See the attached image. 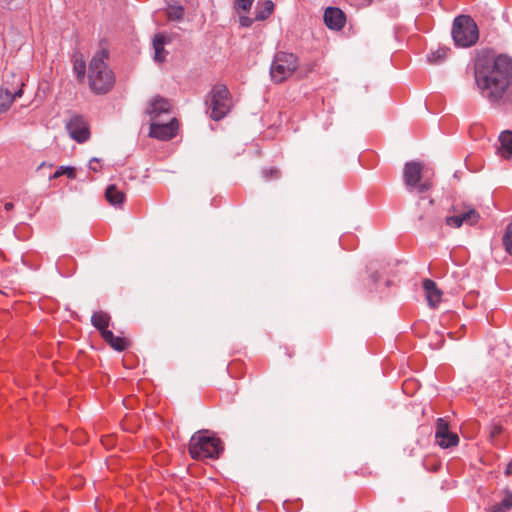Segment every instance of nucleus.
<instances>
[{"label":"nucleus","instance_id":"obj_28","mask_svg":"<svg viewBox=\"0 0 512 512\" xmlns=\"http://www.w3.org/2000/svg\"><path fill=\"white\" fill-rule=\"evenodd\" d=\"M262 174H263L264 178L267 180L277 179L280 177V171H279V169H277L275 167L263 169Z\"/></svg>","mask_w":512,"mask_h":512},{"label":"nucleus","instance_id":"obj_16","mask_svg":"<svg viewBox=\"0 0 512 512\" xmlns=\"http://www.w3.org/2000/svg\"><path fill=\"white\" fill-rule=\"evenodd\" d=\"M498 154L506 159L512 156V131H503L499 136Z\"/></svg>","mask_w":512,"mask_h":512},{"label":"nucleus","instance_id":"obj_14","mask_svg":"<svg viewBox=\"0 0 512 512\" xmlns=\"http://www.w3.org/2000/svg\"><path fill=\"white\" fill-rule=\"evenodd\" d=\"M423 288L426 293V299L430 307L435 308L442 299V291L437 287L436 283L431 279L423 281Z\"/></svg>","mask_w":512,"mask_h":512},{"label":"nucleus","instance_id":"obj_12","mask_svg":"<svg viewBox=\"0 0 512 512\" xmlns=\"http://www.w3.org/2000/svg\"><path fill=\"white\" fill-rule=\"evenodd\" d=\"M452 213L460 215V219L464 224L473 226L478 223L480 215L478 211L468 204H456L451 208Z\"/></svg>","mask_w":512,"mask_h":512},{"label":"nucleus","instance_id":"obj_34","mask_svg":"<svg viewBox=\"0 0 512 512\" xmlns=\"http://www.w3.org/2000/svg\"><path fill=\"white\" fill-rule=\"evenodd\" d=\"M64 175V166H59L58 169L53 174V178H58L60 176Z\"/></svg>","mask_w":512,"mask_h":512},{"label":"nucleus","instance_id":"obj_15","mask_svg":"<svg viewBox=\"0 0 512 512\" xmlns=\"http://www.w3.org/2000/svg\"><path fill=\"white\" fill-rule=\"evenodd\" d=\"M171 38L162 33L156 34L153 38L154 59L157 62H164L168 52L164 49L165 44L170 43Z\"/></svg>","mask_w":512,"mask_h":512},{"label":"nucleus","instance_id":"obj_17","mask_svg":"<svg viewBox=\"0 0 512 512\" xmlns=\"http://www.w3.org/2000/svg\"><path fill=\"white\" fill-rule=\"evenodd\" d=\"M116 351H124L129 346V341L125 338L115 336L112 331H104L101 336Z\"/></svg>","mask_w":512,"mask_h":512},{"label":"nucleus","instance_id":"obj_42","mask_svg":"<svg viewBox=\"0 0 512 512\" xmlns=\"http://www.w3.org/2000/svg\"><path fill=\"white\" fill-rule=\"evenodd\" d=\"M5 1H6V3H7L8 5H9V4H10V2H11V0H5Z\"/></svg>","mask_w":512,"mask_h":512},{"label":"nucleus","instance_id":"obj_5","mask_svg":"<svg viewBox=\"0 0 512 512\" xmlns=\"http://www.w3.org/2000/svg\"><path fill=\"white\" fill-rule=\"evenodd\" d=\"M206 104L209 116L214 121H220L231 111L233 103L228 88L223 84L213 86L208 94Z\"/></svg>","mask_w":512,"mask_h":512},{"label":"nucleus","instance_id":"obj_37","mask_svg":"<svg viewBox=\"0 0 512 512\" xmlns=\"http://www.w3.org/2000/svg\"><path fill=\"white\" fill-rule=\"evenodd\" d=\"M82 483H83V480L81 478H79L78 479V484H75L74 487L76 488V487L82 485Z\"/></svg>","mask_w":512,"mask_h":512},{"label":"nucleus","instance_id":"obj_21","mask_svg":"<svg viewBox=\"0 0 512 512\" xmlns=\"http://www.w3.org/2000/svg\"><path fill=\"white\" fill-rule=\"evenodd\" d=\"M106 200L114 206H121L125 201V193L114 184L109 185L105 191Z\"/></svg>","mask_w":512,"mask_h":512},{"label":"nucleus","instance_id":"obj_13","mask_svg":"<svg viewBox=\"0 0 512 512\" xmlns=\"http://www.w3.org/2000/svg\"><path fill=\"white\" fill-rule=\"evenodd\" d=\"M170 103L167 99L156 96L150 103L147 113L150 115L153 121H156L162 114L170 112Z\"/></svg>","mask_w":512,"mask_h":512},{"label":"nucleus","instance_id":"obj_39","mask_svg":"<svg viewBox=\"0 0 512 512\" xmlns=\"http://www.w3.org/2000/svg\"><path fill=\"white\" fill-rule=\"evenodd\" d=\"M434 204V200L433 199H430L429 200V205L432 206Z\"/></svg>","mask_w":512,"mask_h":512},{"label":"nucleus","instance_id":"obj_24","mask_svg":"<svg viewBox=\"0 0 512 512\" xmlns=\"http://www.w3.org/2000/svg\"><path fill=\"white\" fill-rule=\"evenodd\" d=\"M450 49L447 47H439L437 50L428 55V61L431 64H439L449 55Z\"/></svg>","mask_w":512,"mask_h":512},{"label":"nucleus","instance_id":"obj_27","mask_svg":"<svg viewBox=\"0 0 512 512\" xmlns=\"http://www.w3.org/2000/svg\"><path fill=\"white\" fill-rule=\"evenodd\" d=\"M445 223L451 228H460L464 225L463 221L460 219V215H457L456 213H453L451 216H447L445 218Z\"/></svg>","mask_w":512,"mask_h":512},{"label":"nucleus","instance_id":"obj_6","mask_svg":"<svg viewBox=\"0 0 512 512\" xmlns=\"http://www.w3.org/2000/svg\"><path fill=\"white\" fill-rule=\"evenodd\" d=\"M452 38L458 47L473 46L479 38L477 24L468 15L457 16L452 26Z\"/></svg>","mask_w":512,"mask_h":512},{"label":"nucleus","instance_id":"obj_20","mask_svg":"<svg viewBox=\"0 0 512 512\" xmlns=\"http://www.w3.org/2000/svg\"><path fill=\"white\" fill-rule=\"evenodd\" d=\"M22 89H18L14 93H11L7 89L0 88V114L6 112L14 99L17 97H21Z\"/></svg>","mask_w":512,"mask_h":512},{"label":"nucleus","instance_id":"obj_19","mask_svg":"<svg viewBox=\"0 0 512 512\" xmlns=\"http://www.w3.org/2000/svg\"><path fill=\"white\" fill-rule=\"evenodd\" d=\"M500 502L491 505L488 512H509L512 510V491L505 489Z\"/></svg>","mask_w":512,"mask_h":512},{"label":"nucleus","instance_id":"obj_23","mask_svg":"<svg viewBox=\"0 0 512 512\" xmlns=\"http://www.w3.org/2000/svg\"><path fill=\"white\" fill-rule=\"evenodd\" d=\"M73 72L79 81H83L86 75V63L82 54H74L72 57Z\"/></svg>","mask_w":512,"mask_h":512},{"label":"nucleus","instance_id":"obj_29","mask_svg":"<svg viewBox=\"0 0 512 512\" xmlns=\"http://www.w3.org/2000/svg\"><path fill=\"white\" fill-rule=\"evenodd\" d=\"M254 0H235V8L238 10L248 11L251 9Z\"/></svg>","mask_w":512,"mask_h":512},{"label":"nucleus","instance_id":"obj_32","mask_svg":"<svg viewBox=\"0 0 512 512\" xmlns=\"http://www.w3.org/2000/svg\"><path fill=\"white\" fill-rule=\"evenodd\" d=\"M254 20L255 19H252L247 16H241L239 19V22H240V25L243 27H250L253 24Z\"/></svg>","mask_w":512,"mask_h":512},{"label":"nucleus","instance_id":"obj_36","mask_svg":"<svg viewBox=\"0 0 512 512\" xmlns=\"http://www.w3.org/2000/svg\"><path fill=\"white\" fill-rule=\"evenodd\" d=\"M5 209L7 211L11 210L13 208V204L11 202H7L5 205H4Z\"/></svg>","mask_w":512,"mask_h":512},{"label":"nucleus","instance_id":"obj_31","mask_svg":"<svg viewBox=\"0 0 512 512\" xmlns=\"http://www.w3.org/2000/svg\"><path fill=\"white\" fill-rule=\"evenodd\" d=\"M503 432V427L500 424H492L490 428V438L493 439Z\"/></svg>","mask_w":512,"mask_h":512},{"label":"nucleus","instance_id":"obj_26","mask_svg":"<svg viewBox=\"0 0 512 512\" xmlns=\"http://www.w3.org/2000/svg\"><path fill=\"white\" fill-rule=\"evenodd\" d=\"M184 15V9L181 6H170L167 11L169 20H180Z\"/></svg>","mask_w":512,"mask_h":512},{"label":"nucleus","instance_id":"obj_1","mask_svg":"<svg viewBox=\"0 0 512 512\" xmlns=\"http://www.w3.org/2000/svg\"><path fill=\"white\" fill-rule=\"evenodd\" d=\"M475 85L480 95L494 107L512 103V58L488 51L474 60Z\"/></svg>","mask_w":512,"mask_h":512},{"label":"nucleus","instance_id":"obj_7","mask_svg":"<svg viewBox=\"0 0 512 512\" xmlns=\"http://www.w3.org/2000/svg\"><path fill=\"white\" fill-rule=\"evenodd\" d=\"M424 168V163L420 161H409L405 163L403 181L408 191L422 194L432 189V180L430 178L423 179Z\"/></svg>","mask_w":512,"mask_h":512},{"label":"nucleus","instance_id":"obj_9","mask_svg":"<svg viewBox=\"0 0 512 512\" xmlns=\"http://www.w3.org/2000/svg\"><path fill=\"white\" fill-rule=\"evenodd\" d=\"M178 128L179 125L175 118H171L167 123H160L156 120L150 125L149 135L153 138L167 141L176 136Z\"/></svg>","mask_w":512,"mask_h":512},{"label":"nucleus","instance_id":"obj_35","mask_svg":"<svg viewBox=\"0 0 512 512\" xmlns=\"http://www.w3.org/2000/svg\"><path fill=\"white\" fill-rule=\"evenodd\" d=\"M505 473L506 475H510L512 473V461L507 465Z\"/></svg>","mask_w":512,"mask_h":512},{"label":"nucleus","instance_id":"obj_8","mask_svg":"<svg viewBox=\"0 0 512 512\" xmlns=\"http://www.w3.org/2000/svg\"><path fill=\"white\" fill-rule=\"evenodd\" d=\"M435 439L441 448L455 447L459 443L456 433L449 430V423L444 418H439L436 423Z\"/></svg>","mask_w":512,"mask_h":512},{"label":"nucleus","instance_id":"obj_10","mask_svg":"<svg viewBox=\"0 0 512 512\" xmlns=\"http://www.w3.org/2000/svg\"><path fill=\"white\" fill-rule=\"evenodd\" d=\"M69 135L78 143H84L90 138V131L86 121L81 116H73L66 124Z\"/></svg>","mask_w":512,"mask_h":512},{"label":"nucleus","instance_id":"obj_2","mask_svg":"<svg viewBox=\"0 0 512 512\" xmlns=\"http://www.w3.org/2000/svg\"><path fill=\"white\" fill-rule=\"evenodd\" d=\"M108 56V51L104 49L99 51L90 61L89 86L96 94H106L115 84L114 73L105 62Z\"/></svg>","mask_w":512,"mask_h":512},{"label":"nucleus","instance_id":"obj_4","mask_svg":"<svg viewBox=\"0 0 512 512\" xmlns=\"http://www.w3.org/2000/svg\"><path fill=\"white\" fill-rule=\"evenodd\" d=\"M299 58L294 53L278 51L270 66V77L273 83L281 84L298 74Z\"/></svg>","mask_w":512,"mask_h":512},{"label":"nucleus","instance_id":"obj_3","mask_svg":"<svg viewBox=\"0 0 512 512\" xmlns=\"http://www.w3.org/2000/svg\"><path fill=\"white\" fill-rule=\"evenodd\" d=\"M222 451V441L208 430L194 433L189 442V454L195 460L216 459Z\"/></svg>","mask_w":512,"mask_h":512},{"label":"nucleus","instance_id":"obj_22","mask_svg":"<svg viewBox=\"0 0 512 512\" xmlns=\"http://www.w3.org/2000/svg\"><path fill=\"white\" fill-rule=\"evenodd\" d=\"M274 11V3L271 0L258 2L256 7L255 20L263 21L267 19Z\"/></svg>","mask_w":512,"mask_h":512},{"label":"nucleus","instance_id":"obj_38","mask_svg":"<svg viewBox=\"0 0 512 512\" xmlns=\"http://www.w3.org/2000/svg\"><path fill=\"white\" fill-rule=\"evenodd\" d=\"M424 218H425V216H424L423 214H420V215H419V217H418V219H419L420 221H423V220H424Z\"/></svg>","mask_w":512,"mask_h":512},{"label":"nucleus","instance_id":"obj_30","mask_svg":"<svg viewBox=\"0 0 512 512\" xmlns=\"http://www.w3.org/2000/svg\"><path fill=\"white\" fill-rule=\"evenodd\" d=\"M315 68V63H309L304 65L302 68L298 69V77L303 78L308 75V73L312 72Z\"/></svg>","mask_w":512,"mask_h":512},{"label":"nucleus","instance_id":"obj_41","mask_svg":"<svg viewBox=\"0 0 512 512\" xmlns=\"http://www.w3.org/2000/svg\"><path fill=\"white\" fill-rule=\"evenodd\" d=\"M367 4L372 3L373 0H364Z\"/></svg>","mask_w":512,"mask_h":512},{"label":"nucleus","instance_id":"obj_40","mask_svg":"<svg viewBox=\"0 0 512 512\" xmlns=\"http://www.w3.org/2000/svg\"><path fill=\"white\" fill-rule=\"evenodd\" d=\"M429 222H430L431 225H433L434 221H433L432 217H429Z\"/></svg>","mask_w":512,"mask_h":512},{"label":"nucleus","instance_id":"obj_11","mask_svg":"<svg viewBox=\"0 0 512 512\" xmlns=\"http://www.w3.org/2000/svg\"><path fill=\"white\" fill-rule=\"evenodd\" d=\"M324 23L329 29L339 31L346 24V15L340 8L328 7L324 12Z\"/></svg>","mask_w":512,"mask_h":512},{"label":"nucleus","instance_id":"obj_18","mask_svg":"<svg viewBox=\"0 0 512 512\" xmlns=\"http://www.w3.org/2000/svg\"><path fill=\"white\" fill-rule=\"evenodd\" d=\"M110 319L111 318L108 313L104 311H96L92 314L91 322L102 336L104 331H109L108 327L110 324Z\"/></svg>","mask_w":512,"mask_h":512},{"label":"nucleus","instance_id":"obj_33","mask_svg":"<svg viewBox=\"0 0 512 512\" xmlns=\"http://www.w3.org/2000/svg\"><path fill=\"white\" fill-rule=\"evenodd\" d=\"M76 170L73 167L66 166V178L73 179L76 177Z\"/></svg>","mask_w":512,"mask_h":512},{"label":"nucleus","instance_id":"obj_25","mask_svg":"<svg viewBox=\"0 0 512 512\" xmlns=\"http://www.w3.org/2000/svg\"><path fill=\"white\" fill-rule=\"evenodd\" d=\"M503 244L506 252L512 256V222L507 226L503 236Z\"/></svg>","mask_w":512,"mask_h":512}]
</instances>
